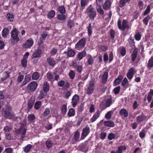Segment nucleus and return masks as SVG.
<instances>
[{
  "mask_svg": "<svg viewBox=\"0 0 153 153\" xmlns=\"http://www.w3.org/2000/svg\"><path fill=\"white\" fill-rule=\"evenodd\" d=\"M11 108L10 106L7 105L5 108H3L2 110V115L5 118L9 119H13L16 120L17 119V117H15L13 114L11 113Z\"/></svg>",
  "mask_w": 153,
  "mask_h": 153,
  "instance_id": "obj_1",
  "label": "nucleus"
},
{
  "mask_svg": "<svg viewBox=\"0 0 153 153\" xmlns=\"http://www.w3.org/2000/svg\"><path fill=\"white\" fill-rule=\"evenodd\" d=\"M85 13L91 19L94 20L97 15L96 12L92 7V5L87 7Z\"/></svg>",
  "mask_w": 153,
  "mask_h": 153,
  "instance_id": "obj_2",
  "label": "nucleus"
},
{
  "mask_svg": "<svg viewBox=\"0 0 153 153\" xmlns=\"http://www.w3.org/2000/svg\"><path fill=\"white\" fill-rule=\"evenodd\" d=\"M19 32L16 28H14L11 32V42L15 44L19 40L18 36Z\"/></svg>",
  "mask_w": 153,
  "mask_h": 153,
  "instance_id": "obj_3",
  "label": "nucleus"
},
{
  "mask_svg": "<svg viewBox=\"0 0 153 153\" xmlns=\"http://www.w3.org/2000/svg\"><path fill=\"white\" fill-rule=\"evenodd\" d=\"M121 22L120 20L119 19L117 22V26L119 29L123 31L126 28H129V26L128 24V22L126 20H123L122 25L121 24Z\"/></svg>",
  "mask_w": 153,
  "mask_h": 153,
  "instance_id": "obj_4",
  "label": "nucleus"
},
{
  "mask_svg": "<svg viewBox=\"0 0 153 153\" xmlns=\"http://www.w3.org/2000/svg\"><path fill=\"white\" fill-rule=\"evenodd\" d=\"M86 39L85 38H82L79 40L75 45V48L77 50H79L84 47Z\"/></svg>",
  "mask_w": 153,
  "mask_h": 153,
  "instance_id": "obj_5",
  "label": "nucleus"
},
{
  "mask_svg": "<svg viewBox=\"0 0 153 153\" xmlns=\"http://www.w3.org/2000/svg\"><path fill=\"white\" fill-rule=\"evenodd\" d=\"M94 90V83L93 82L91 81L86 89V93L88 95H91L93 93Z\"/></svg>",
  "mask_w": 153,
  "mask_h": 153,
  "instance_id": "obj_6",
  "label": "nucleus"
},
{
  "mask_svg": "<svg viewBox=\"0 0 153 153\" xmlns=\"http://www.w3.org/2000/svg\"><path fill=\"white\" fill-rule=\"evenodd\" d=\"M37 84L35 82H33L29 84L27 86V89L30 91H33L37 88Z\"/></svg>",
  "mask_w": 153,
  "mask_h": 153,
  "instance_id": "obj_7",
  "label": "nucleus"
},
{
  "mask_svg": "<svg viewBox=\"0 0 153 153\" xmlns=\"http://www.w3.org/2000/svg\"><path fill=\"white\" fill-rule=\"evenodd\" d=\"M79 101V97L76 94L74 95L72 97L71 103L73 107H75Z\"/></svg>",
  "mask_w": 153,
  "mask_h": 153,
  "instance_id": "obj_8",
  "label": "nucleus"
},
{
  "mask_svg": "<svg viewBox=\"0 0 153 153\" xmlns=\"http://www.w3.org/2000/svg\"><path fill=\"white\" fill-rule=\"evenodd\" d=\"M33 42L32 39L27 40L25 44H23L24 48H30L33 45Z\"/></svg>",
  "mask_w": 153,
  "mask_h": 153,
  "instance_id": "obj_9",
  "label": "nucleus"
},
{
  "mask_svg": "<svg viewBox=\"0 0 153 153\" xmlns=\"http://www.w3.org/2000/svg\"><path fill=\"white\" fill-rule=\"evenodd\" d=\"M79 136L80 134L79 132L78 131H76L74 134L73 138L72 139L73 144L76 143L79 141Z\"/></svg>",
  "mask_w": 153,
  "mask_h": 153,
  "instance_id": "obj_10",
  "label": "nucleus"
},
{
  "mask_svg": "<svg viewBox=\"0 0 153 153\" xmlns=\"http://www.w3.org/2000/svg\"><path fill=\"white\" fill-rule=\"evenodd\" d=\"M134 74V70L133 67L131 68L129 70L127 74V76L128 79L131 80L133 77Z\"/></svg>",
  "mask_w": 153,
  "mask_h": 153,
  "instance_id": "obj_11",
  "label": "nucleus"
},
{
  "mask_svg": "<svg viewBox=\"0 0 153 153\" xmlns=\"http://www.w3.org/2000/svg\"><path fill=\"white\" fill-rule=\"evenodd\" d=\"M64 53L66 54L67 57H73L75 55V51L71 49H70L67 51H65Z\"/></svg>",
  "mask_w": 153,
  "mask_h": 153,
  "instance_id": "obj_12",
  "label": "nucleus"
},
{
  "mask_svg": "<svg viewBox=\"0 0 153 153\" xmlns=\"http://www.w3.org/2000/svg\"><path fill=\"white\" fill-rule=\"evenodd\" d=\"M90 132V128L88 127H86L83 128L82 134L81 137L82 136L83 137V138L86 137L89 133Z\"/></svg>",
  "mask_w": 153,
  "mask_h": 153,
  "instance_id": "obj_13",
  "label": "nucleus"
},
{
  "mask_svg": "<svg viewBox=\"0 0 153 153\" xmlns=\"http://www.w3.org/2000/svg\"><path fill=\"white\" fill-rule=\"evenodd\" d=\"M47 61L49 65L52 66H54L56 63L55 60L51 56L47 58Z\"/></svg>",
  "mask_w": 153,
  "mask_h": 153,
  "instance_id": "obj_14",
  "label": "nucleus"
},
{
  "mask_svg": "<svg viewBox=\"0 0 153 153\" xmlns=\"http://www.w3.org/2000/svg\"><path fill=\"white\" fill-rule=\"evenodd\" d=\"M100 112L99 111H96L95 114L91 119V122H94L100 116Z\"/></svg>",
  "mask_w": 153,
  "mask_h": 153,
  "instance_id": "obj_15",
  "label": "nucleus"
},
{
  "mask_svg": "<svg viewBox=\"0 0 153 153\" xmlns=\"http://www.w3.org/2000/svg\"><path fill=\"white\" fill-rule=\"evenodd\" d=\"M86 55V52L85 50L79 53L77 55V58L79 59V60H80L82 58L85 56Z\"/></svg>",
  "mask_w": 153,
  "mask_h": 153,
  "instance_id": "obj_16",
  "label": "nucleus"
},
{
  "mask_svg": "<svg viewBox=\"0 0 153 153\" xmlns=\"http://www.w3.org/2000/svg\"><path fill=\"white\" fill-rule=\"evenodd\" d=\"M42 51L40 49H37V51L32 54L31 57L32 58L39 57Z\"/></svg>",
  "mask_w": 153,
  "mask_h": 153,
  "instance_id": "obj_17",
  "label": "nucleus"
},
{
  "mask_svg": "<svg viewBox=\"0 0 153 153\" xmlns=\"http://www.w3.org/2000/svg\"><path fill=\"white\" fill-rule=\"evenodd\" d=\"M27 129L24 126H21L19 129V131L20 133H21V138L23 139L25 137V135Z\"/></svg>",
  "mask_w": 153,
  "mask_h": 153,
  "instance_id": "obj_18",
  "label": "nucleus"
},
{
  "mask_svg": "<svg viewBox=\"0 0 153 153\" xmlns=\"http://www.w3.org/2000/svg\"><path fill=\"white\" fill-rule=\"evenodd\" d=\"M46 77L48 80L52 83H53L54 81V77L51 73H48L46 74Z\"/></svg>",
  "mask_w": 153,
  "mask_h": 153,
  "instance_id": "obj_19",
  "label": "nucleus"
},
{
  "mask_svg": "<svg viewBox=\"0 0 153 153\" xmlns=\"http://www.w3.org/2000/svg\"><path fill=\"white\" fill-rule=\"evenodd\" d=\"M104 124L105 126L109 127H113L114 126V123L111 120L105 121Z\"/></svg>",
  "mask_w": 153,
  "mask_h": 153,
  "instance_id": "obj_20",
  "label": "nucleus"
},
{
  "mask_svg": "<svg viewBox=\"0 0 153 153\" xmlns=\"http://www.w3.org/2000/svg\"><path fill=\"white\" fill-rule=\"evenodd\" d=\"M49 84L47 82H44L43 86V90L45 92H47L49 91Z\"/></svg>",
  "mask_w": 153,
  "mask_h": 153,
  "instance_id": "obj_21",
  "label": "nucleus"
},
{
  "mask_svg": "<svg viewBox=\"0 0 153 153\" xmlns=\"http://www.w3.org/2000/svg\"><path fill=\"white\" fill-rule=\"evenodd\" d=\"M111 5V3L109 1H106L103 5V7L105 10H108Z\"/></svg>",
  "mask_w": 153,
  "mask_h": 153,
  "instance_id": "obj_22",
  "label": "nucleus"
},
{
  "mask_svg": "<svg viewBox=\"0 0 153 153\" xmlns=\"http://www.w3.org/2000/svg\"><path fill=\"white\" fill-rule=\"evenodd\" d=\"M89 2L88 0H81L80 6L82 9L85 8V7L87 5Z\"/></svg>",
  "mask_w": 153,
  "mask_h": 153,
  "instance_id": "obj_23",
  "label": "nucleus"
},
{
  "mask_svg": "<svg viewBox=\"0 0 153 153\" xmlns=\"http://www.w3.org/2000/svg\"><path fill=\"white\" fill-rule=\"evenodd\" d=\"M67 104L63 105L61 108V114L64 115H65L67 112Z\"/></svg>",
  "mask_w": 153,
  "mask_h": 153,
  "instance_id": "obj_24",
  "label": "nucleus"
},
{
  "mask_svg": "<svg viewBox=\"0 0 153 153\" xmlns=\"http://www.w3.org/2000/svg\"><path fill=\"white\" fill-rule=\"evenodd\" d=\"M146 119V117L143 114H142L137 117V121L138 122L140 123L145 120Z\"/></svg>",
  "mask_w": 153,
  "mask_h": 153,
  "instance_id": "obj_25",
  "label": "nucleus"
},
{
  "mask_svg": "<svg viewBox=\"0 0 153 153\" xmlns=\"http://www.w3.org/2000/svg\"><path fill=\"white\" fill-rule=\"evenodd\" d=\"M123 78V77L121 76H118L117 78L114 81V86H116L120 84Z\"/></svg>",
  "mask_w": 153,
  "mask_h": 153,
  "instance_id": "obj_26",
  "label": "nucleus"
},
{
  "mask_svg": "<svg viewBox=\"0 0 153 153\" xmlns=\"http://www.w3.org/2000/svg\"><path fill=\"white\" fill-rule=\"evenodd\" d=\"M137 53V50L135 49L134 50L132 53L131 55V60L134 62L136 59Z\"/></svg>",
  "mask_w": 153,
  "mask_h": 153,
  "instance_id": "obj_27",
  "label": "nucleus"
},
{
  "mask_svg": "<svg viewBox=\"0 0 153 153\" xmlns=\"http://www.w3.org/2000/svg\"><path fill=\"white\" fill-rule=\"evenodd\" d=\"M108 76V72L107 71L105 72L103 74L102 79V82L103 83H105L107 80Z\"/></svg>",
  "mask_w": 153,
  "mask_h": 153,
  "instance_id": "obj_28",
  "label": "nucleus"
},
{
  "mask_svg": "<svg viewBox=\"0 0 153 153\" xmlns=\"http://www.w3.org/2000/svg\"><path fill=\"white\" fill-rule=\"evenodd\" d=\"M120 114L121 116H123L125 117H126L128 116V112L126 109H123L120 111Z\"/></svg>",
  "mask_w": 153,
  "mask_h": 153,
  "instance_id": "obj_29",
  "label": "nucleus"
},
{
  "mask_svg": "<svg viewBox=\"0 0 153 153\" xmlns=\"http://www.w3.org/2000/svg\"><path fill=\"white\" fill-rule=\"evenodd\" d=\"M148 68H151L153 67V57H152L149 59L147 65Z\"/></svg>",
  "mask_w": 153,
  "mask_h": 153,
  "instance_id": "obj_30",
  "label": "nucleus"
},
{
  "mask_svg": "<svg viewBox=\"0 0 153 153\" xmlns=\"http://www.w3.org/2000/svg\"><path fill=\"white\" fill-rule=\"evenodd\" d=\"M9 77V73L7 72H4L3 73V76L1 78V80L4 81Z\"/></svg>",
  "mask_w": 153,
  "mask_h": 153,
  "instance_id": "obj_31",
  "label": "nucleus"
},
{
  "mask_svg": "<svg viewBox=\"0 0 153 153\" xmlns=\"http://www.w3.org/2000/svg\"><path fill=\"white\" fill-rule=\"evenodd\" d=\"M9 30L7 28H4L2 32V36L5 38L7 37V35L8 34Z\"/></svg>",
  "mask_w": 153,
  "mask_h": 153,
  "instance_id": "obj_32",
  "label": "nucleus"
},
{
  "mask_svg": "<svg viewBox=\"0 0 153 153\" xmlns=\"http://www.w3.org/2000/svg\"><path fill=\"white\" fill-rule=\"evenodd\" d=\"M75 111L74 109L71 108L69 109L68 113V116L69 117L73 116L75 115Z\"/></svg>",
  "mask_w": 153,
  "mask_h": 153,
  "instance_id": "obj_33",
  "label": "nucleus"
},
{
  "mask_svg": "<svg viewBox=\"0 0 153 153\" xmlns=\"http://www.w3.org/2000/svg\"><path fill=\"white\" fill-rule=\"evenodd\" d=\"M96 9L97 12L101 15H103L104 14V12L101 8V6H96Z\"/></svg>",
  "mask_w": 153,
  "mask_h": 153,
  "instance_id": "obj_34",
  "label": "nucleus"
},
{
  "mask_svg": "<svg viewBox=\"0 0 153 153\" xmlns=\"http://www.w3.org/2000/svg\"><path fill=\"white\" fill-rule=\"evenodd\" d=\"M126 149V147L125 146H121L118 148V150L117 151L116 153H122L123 150H125Z\"/></svg>",
  "mask_w": 153,
  "mask_h": 153,
  "instance_id": "obj_35",
  "label": "nucleus"
},
{
  "mask_svg": "<svg viewBox=\"0 0 153 153\" xmlns=\"http://www.w3.org/2000/svg\"><path fill=\"white\" fill-rule=\"evenodd\" d=\"M30 79V77L29 75L25 76V79L22 82L23 85H25L28 82H29Z\"/></svg>",
  "mask_w": 153,
  "mask_h": 153,
  "instance_id": "obj_36",
  "label": "nucleus"
},
{
  "mask_svg": "<svg viewBox=\"0 0 153 153\" xmlns=\"http://www.w3.org/2000/svg\"><path fill=\"white\" fill-rule=\"evenodd\" d=\"M46 92H44L43 91H40V94H39L37 98L39 100H41L44 98L46 95Z\"/></svg>",
  "mask_w": 153,
  "mask_h": 153,
  "instance_id": "obj_37",
  "label": "nucleus"
},
{
  "mask_svg": "<svg viewBox=\"0 0 153 153\" xmlns=\"http://www.w3.org/2000/svg\"><path fill=\"white\" fill-rule=\"evenodd\" d=\"M34 102V100H30L28 103V107L29 109H31L33 106Z\"/></svg>",
  "mask_w": 153,
  "mask_h": 153,
  "instance_id": "obj_38",
  "label": "nucleus"
},
{
  "mask_svg": "<svg viewBox=\"0 0 153 153\" xmlns=\"http://www.w3.org/2000/svg\"><path fill=\"white\" fill-rule=\"evenodd\" d=\"M35 118V117L33 114H31L28 115L27 119L30 122H33Z\"/></svg>",
  "mask_w": 153,
  "mask_h": 153,
  "instance_id": "obj_39",
  "label": "nucleus"
},
{
  "mask_svg": "<svg viewBox=\"0 0 153 153\" xmlns=\"http://www.w3.org/2000/svg\"><path fill=\"white\" fill-rule=\"evenodd\" d=\"M55 14V11L53 10H52L48 13V17L49 19H52L54 17Z\"/></svg>",
  "mask_w": 153,
  "mask_h": 153,
  "instance_id": "obj_40",
  "label": "nucleus"
},
{
  "mask_svg": "<svg viewBox=\"0 0 153 153\" xmlns=\"http://www.w3.org/2000/svg\"><path fill=\"white\" fill-rule=\"evenodd\" d=\"M6 18L8 21L11 22L13 21L14 17L13 14L8 13L7 15Z\"/></svg>",
  "mask_w": 153,
  "mask_h": 153,
  "instance_id": "obj_41",
  "label": "nucleus"
},
{
  "mask_svg": "<svg viewBox=\"0 0 153 153\" xmlns=\"http://www.w3.org/2000/svg\"><path fill=\"white\" fill-rule=\"evenodd\" d=\"M112 103V99L111 97H109L108 99L105 103V108L109 107Z\"/></svg>",
  "mask_w": 153,
  "mask_h": 153,
  "instance_id": "obj_42",
  "label": "nucleus"
},
{
  "mask_svg": "<svg viewBox=\"0 0 153 153\" xmlns=\"http://www.w3.org/2000/svg\"><path fill=\"white\" fill-rule=\"evenodd\" d=\"M39 77V74L37 72L34 73L32 76V78L33 80H37L38 79Z\"/></svg>",
  "mask_w": 153,
  "mask_h": 153,
  "instance_id": "obj_43",
  "label": "nucleus"
},
{
  "mask_svg": "<svg viewBox=\"0 0 153 153\" xmlns=\"http://www.w3.org/2000/svg\"><path fill=\"white\" fill-rule=\"evenodd\" d=\"M71 92L69 91H67L63 93V97L67 99H68L69 97L71 95Z\"/></svg>",
  "mask_w": 153,
  "mask_h": 153,
  "instance_id": "obj_44",
  "label": "nucleus"
},
{
  "mask_svg": "<svg viewBox=\"0 0 153 153\" xmlns=\"http://www.w3.org/2000/svg\"><path fill=\"white\" fill-rule=\"evenodd\" d=\"M130 0H120V7H122L127 2L129 1Z\"/></svg>",
  "mask_w": 153,
  "mask_h": 153,
  "instance_id": "obj_45",
  "label": "nucleus"
},
{
  "mask_svg": "<svg viewBox=\"0 0 153 153\" xmlns=\"http://www.w3.org/2000/svg\"><path fill=\"white\" fill-rule=\"evenodd\" d=\"M88 74H83L82 75H81L78 78L80 79H82L83 81H85L88 78Z\"/></svg>",
  "mask_w": 153,
  "mask_h": 153,
  "instance_id": "obj_46",
  "label": "nucleus"
},
{
  "mask_svg": "<svg viewBox=\"0 0 153 153\" xmlns=\"http://www.w3.org/2000/svg\"><path fill=\"white\" fill-rule=\"evenodd\" d=\"M46 146L48 148H51L53 145V143L50 140H48L46 142Z\"/></svg>",
  "mask_w": 153,
  "mask_h": 153,
  "instance_id": "obj_47",
  "label": "nucleus"
},
{
  "mask_svg": "<svg viewBox=\"0 0 153 153\" xmlns=\"http://www.w3.org/2000/svg\"><path fill=\"white\" fill-rule=\"evenodd\" d=\"M58 10V11L62 14H64L65 12V9L64 7L61 6L59 7Z\"/></svg>",
  "mask_w": 153,
  "mask_h": 153,
  "instance_id": "obj_48",
  "label": "nucleus"
},
{
  "mask_svg": "<svg viewBox=\"0 0 153 153\" xmlns=\"http://www.w3.org/2000/svg\"><path fill=\"white\" fill-rule=\"evenodd\" d=\"M150 10L151 6L150 5H149L147 6L146 10L144 11L143 15L145 16L147 14L150 12Z\"/></svg>",
  "mask_w": 153,
  "mask_h": 153,
  "instance_id": "obj_49",
  "label": "nucleus"
},
{
  "mask_svg": "<svg viewBox=\"0 0 153 153\" xmlns=\"http://www.w3.org/2000/svg\"><path fill=\"white\" fill-rule=\"evenodd\" d=\"M27 59H23L21 60V64L22 66L24 68H26L27 67Z\"/></svg>",
  "mask_w": 153,
  "mask_h": 153,
  "instance_id": "obj_50",
  "label": "nucleus"
},
{
  "mask_svg": "<svg viewBox=\"0 0 153 153\" xmlns=\"http://www.w3.org/2000/svg\"><path fill=\"white\" fill-rule=\"evenodd\" d=\"M32 146L31 145L28 144L25 146L24 148V150L25 152H28Z\"/></svg>",
  "mask_w": 153,
  "mask_h": 153,
  "instance_id": "obj_51",
  "label": "nucleus"
},
{
  "mask_svg": "<svg viewBox=\"0 0 153 153\" xmlns=\"http://www.w3.org/2000/svg\"><path fill=\"white\" fill-rule=\"evenodd\" d=\"M113 113V111H108L105 116V118L107 119H110L111 117V115Z\"/></svg>",
  "mask_w": 153,
  "mask_h": 153,
  "instance_id": "obj_52",
  "label": "nucleus"
},
{
  "mask_svg": "<svg viewBox=\"0 0 153 153\" xmlns=\"http://www.w3.org/2000/svg\"><path fill=\"white\" fill-rule=\"evenodd\" d=\"M41 105V102L40 101H39L36 102L34 108L36 109H38L40 108Z\"/></svg>",
  "mask_w": 153,
  "mask_h": 153,
  "instance_id": "obj_53",
  "label": "nucleus"
},
{
  "mask_svg": "<svg viewBox=\"0 0 153 153\" xmlns=\"http://www.w3.org/2000/svg\"><path fill=\"white\" fill-rule=\"evenodd\" d=\"M150 17L149 16H147L143 20V23L146 25H147L148 24V22L149 20Z\"/></svg>",
  "mask_w": 153,
  "mask_h": 153,
  "instance_id": "obj_54",
  "label": "nucleus"
},
{
  "mask_svg": "<svg viewBox=\"0 0 153 153\" xmlns=\"http://www.w3.org/2000/svg\"><path fill=\"white\" fill-rule=\"evenodd\" d=\"M87 28L88 35L89 36H90L92 33V29L91 23H90L89 24L88 27Z\"/></svg>",
  "mask_w": 153,
  "mask_h": 153,
  "instance_id": "obj_55",
  "label": "nucleus"
},
{
  "mask_svg": "<svg viewBox=\"0 0 153 153\" xmlns=\"http://www.w3.org/2000/svg\"><path fill=\"white\" fill-rule=\"evenodd\" d=\"M135 39L137 41L140 40L141 38V35L140 33L138 32L136 33L134 36Z\"/></svg>",
  "mask_w": 153,
  "mask_h": 153,
  "instance_id": "obj_56",
  "label": "nucleus"
},
{
  "mask_svg": "<svg viewBox=\"0 0 153 153\" xmlns=\"http://www.w3.org/2000/svg\"><path fill=\"white\" fill-rule=\"evenodd\" d=\"M75 74L74 71L71 70L69 73V76L71 79H73L75 76Z\"/></svg>",
  "mask_w": 153,
  "mask_h": 153,
  "instance_id": "obj_57",
  "label": "nucleus"
},
{
  "mask_svg": "<svg viewBox=\"0 0 153 153\" xmlns=\"http://www.w3.org/2000/svg\"><path fill=\"white\" fill-rule=\"evenodd\" d=\"M68 26L70 28L73 27L74 25V23L72 20H69L67 24Z\"/></svg>",
  "mask_w": 153,
  "mask_h": 153,
  "instance_id": "obj_58",
  "label": "nucleus"
},
{
  "mask_svg": "<svg viewBox=\"0 0 153 153\" xmlns=\"http://www.w3.org/2000/svg\"><path fill=\"white\" fill-rule=\"evenodd\" d=\"M57 18L59 20H62L65 19L66 16L64 15L59 14Z\"/></svg>",
  "mask_w": 153,
  "mask_h": 153,
  "instance_id": "obj_59",
  "label": "nucleus"
},
{
  "mask_svg": "<svg viewBox=\"0 0 153 153\" xmlns=\"http://www.w3.org/2000/svg\"><path fill=\"white\" fill-rule=\"evenodd\" d=\"M115 136V134L112 133H110L108 136V138L109 140H112L114 139Z\"/></svg>",
  "mask_w": 153,
  "mask_h": 153,
  "instance_id": "obj_60",
  "label": "nucleus"
},
{
  "mask_svg": "<svg viewBox=\"0 0 153 153\" xmlns=\"http://www.w3.org/2000/svg\"><path fill=\"white\" fill-rule=\"evenodd\" d=\"M58 51V49L56 48H53L51 51V53L52 56L56 54Z\"/></svg>",
  "mask_w": 153,
  "mask_h": 153,
  "instance_id": "obj_61",
  "label": "nucleus"
},
{
  "mask_svg": "<svg viewBox=\"0 0 153 153\" xmlns=\"http://www.w3.org/2000/svg\"><path fill=\"white\" fill-rule=\"evenodd\" d=\"M88 62L89 65H91L93 64V59L92 57L90 56L88 60Z\"/></svg>",
  "mask_w": 153,
  "mask_h": 153,
  "instance_id": "obj_62",
  "label": "nucleus"
},
{
  "mask_svg": "<svg viewBox=\"0 0 153 153\" xmlns=\"http://www.w3.org/2000/svg\"><path fill=\"white\" fill-rule=\"evenodd\" d=\"M53 125L52 124L49 123L47 124L45 126V128L46 129L49 130L51 129L52 128Z\"/></svg>",
  "mask_w": 153,
  "mask_h": 153,
  "instance_id": "obj_63",
  "label": "nucleus"
},
{
  "mask_svg": "<svg viewBox=\"0 0 153 153\" xmlns=\"http://www.w3.org/2000/svg\"><path fill=\"white\" fill-rule=\"evenodd\" d=\"M50 113V110L49 109L46 108L43 113V115L44 116H48Z\"/></svg>",
  "mask_w": 153,
  "mask_h": 153,
  "instance_id": "obj_64",
  "label": "nucleus"
}]
</instances>
